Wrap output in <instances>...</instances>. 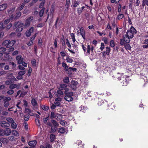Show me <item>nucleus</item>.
Here are the masks:
<instances>
[{
	"mask_svg": "<svg viewBox=\"0 0 148 148\" xmlns=\"http://www.w3.org/2000/svg\"><path fill=\"white\" fill-rule=\"evenodd\" d=\"M58 132L62 134L64 133L65 132V128L63 127L60 128L59 129Z\"/></svg>",
	"mask_w": 148,
	"mask_h": 148,
	"instance_id": "5701e85b",
	"label": "nucleus"
},
{
	"mask_svg": "<svg viewBox=\"0 0 148 148\" xmlns=\"http://www.w3.org/2000/svg\"><path fill=\"white\" fill-rule=\"evenodd\" d=\"M11 132V131L10 128H6L3 131V135L8 136L10 134Z\"/></svg>",
	"mask_w": 148,
	"mask_h": 148,
	"instance_id": "4468645a",
	"label": "nucleus"
},
{
	"mask_svg": "<svg viewBox=\"0 0 148 148\" xmlns=\"http://www.w3.org/2000/svg\"><path fill=\"white\" fill-rule=\"evenodd\" d=\"M54 94L57 97H63L64 96L63 92L59 89L57 91L54 92Z\"/></svg>",
	"mask_w": 148,
	"mask_h": 148,
	"instance_id": "1a4fd4ad",
	"label": "nucleus"
},
{
	"mask_svg": "<svg viewBox=\"0 0 148 148\" xmlns=\"http://www.w3.org/2000/svg\"><path fill=\"white\" fill-rule=\"evenodd\" d=\"M21 13L20 12H17L16 14V17L14 18V19H17V18L20 17L21 16Z\"/></svg>",
	"mask_w": 148,
	"mask_h": 148,
	"instance_id": "37998d69",
	"label": "nucleus"
},
{
	"mask_svg": "<svg viewBox=\"0 0 148 148\" xmlns=\"http://www.w3.org/2000/svg\"><path fill=\"white\" fill-rule=\"evenodd\" d=\"M21 64L22 65L25 67H26L27 66V63H25V62L23 61Z\"/></svg>",
	"mask_w": 148,
	"mask_h": 148,
	"instance_id": "338daca9",
	"label": "nucleus"
},
{
	"mask_svg": "<svg viewBox=\"0 0 148 148\" xmlns=\"http://www.w3.org/2000/svg\"><path fill=\"white\" fill-rule=\"evenodd\" d=\"M125 43L124 45L125 47L127 50H130L131 49V47L129 44Z\"/></svg>",
	"mask_w": 148,
	"mask_h": 148,
	"instance_id": "412c9836",
	"label": "nucleus"
},
{
	"mask_svg": "<svg viewBox=\"0 0 148 148\" xmlns=\"http://www.w3.org/2000/svg\"><path fill=\"white\" fill-rule=\"evenodd\" d=\"M1 141L2 142L3 144H7L8 142V139L5 138H2L1 140Z\"/></svg>",
	"mask_w": 148,
	"mask_h": 148,
	"instance_id": "c756f323",
	"label": "nucleus"
},
{
	"mask_svg": "<svg viewBox=\"0 0 148 148\" xmlns=\"http://www.w3.org/2000/svg\"><path fill=\"white\" fill-rule=\"evenodd\" d=\"M16 42V40H14L10 41V40H6L4 41L3 45L7 48H9L12 46Z\"/></svg>",
	"mask_w": 148,
	"mask_h": 148,
	"instance_id": "f03ea898",
	"label": "nucleus"
},
{
	"mask_svg": "<svg viewBox=\"0 0 148 148\" xmlns=\"http://www.w3.org/2000/svg\"><path fill=\"white\" fill-rule=\"evenodd\" d=\"M93 50V47H92L91 48L89 45H88L87 46V51L88 53L89 54L90 53V50L92 51Z\"/></svg>",
	"mask_w": 148,
	"mask_h": 148,
	"instance_id": "7c9ffc66",
	"label": "nucleus"
},
{
	"mask_svg": "<svg viewBox=\"0 0 148 148\" xmlns=\"http://www.w3.org/2000/svg\"><path fill=\"white\" fill-rule=\"evenodd\" d=\"M64 83L68 84L69 82V78L67 77H65L63 79Z\"/></svg>",
	"mask_w": 148,
	"mask_h": 148,
	"instance_id": "2f4dec72",
	"label": "nucleus"
},
{
	"mask_svg": "<svg viewBox=\"0 0 148 148\" xmlns=\"http://www.w3.org/2000/svg\"><path fill=\"white\" fill-rule=\"evenodd\" d=\"M37 143V141L36 140H32L29 142L28 144L30 146L29 147L33 148L36 145Z\"/></svg>",
	"mask_w": 148,
	"mask_h": 148,
	"instance_id": "ddd939ff",
	"label": "nucleus"
},
{
	"mask_svg": "<svg viewBox=\"0 0 148 148\" xmlns=\"http://www.w3.org/2000/svg\"><path fill=\"white\" fill-rule=\"evenodd\" d=\"M129 37L125 34L123 36V39L120 40V44L121 45H123L125 43H129L130 41V39Z\"/></svg>",
	"mask_w": 148,
	"mask_h": 148,
	"instance_id": "39448f33",
	"label": "nucleus"
},
{
	"mask_svg": "<svg viewBox=\"0 0 148 148\" xmlns=\"http://www.w3.org/2000/svg\"><path fill=\"white\" fill-rule=\"evenodd\" d=\"M45 0L42 1L40 3V5H39V8H43V7L44 6L45 3Z\"/></svg>",
	"mask_w": 148,
	"mask_h": 148,
	"instance_id": "c03bdc74",
	"label": "nucleus"
},
{
	"mask_svg": "<svg viewBox=\"0 0 148 148\" xmlns=\"http://www.w3.org/2000/svg\"><path fill=\"white\" fill-rule=\"evenodd\" d=\"M78 13L79 14H80L82 12V10L80 8H77V10Z\"/></svg>",
	"mask_w": 148,
	"mask_h": 148,
	"instance_id": "774afa93",
	"label": "nucleus"
},
{
	"mask_svg": "<svg viewBox=\"0 0 148 148\" xmlns=\"http://www.w3.org/2000/svg\"><path fill=\"white\" fill-rule=\"evenodd\" d=\"M103 40L104 41L105 43L107 44L108 42V40L106 37H104L103 39Z\"/></svg>",
	"mask_w": 148,
	"mask_h": 148,
	"instance_id": "864d4df0",
	"label": "nucleus"
},
{
	"mask_svg": "<svg viewBox=\"0 0 148 148\" xmlns=\"http://www.w3.org/2000/svg\"><path fill=\"white\" fill-rule=\"evenodd\" d=\"M17 86L18 85L16 84H12L10 86L9 88L12 90V89L17 88Z\"/></svg>",
	"mask_w": 148,
	"mask_h": 148,
	"instance_id": "b1692460",
	"label": "nucleus"
},
{
	"mask_svg": "<svg viewBox=\"0 0 148 148\" xmlns=\"http://www.w3.org/2000/svg\"><path fill=\"white\" fill-rule=\"evenodd\" d=\"M70 4V0H66L65 6L67 7V8L69 7Z\"/></svg>",
	"mask_w": 148,
	"mask_h": 148,
	"instance_id": "de8ad7c7",
	"label": "nucleus"
},
{
	"mask_svg": "<svg viewBox=\"0 0 148 148\" xmlns=\"http://www.w3.org/2000/svg\"><path fill=\"white\" fill-rule=\"evenodd\" d=\"M25 71L23 70L19 71L18 73V74L20 75L21 76H23L25 74Z\"/></svg>",
	"mask_w": 148,
	"mask_h": 148,
	"instance_id": "8fccbe9b",
	"label": "nucleus"
},
{
	"mask_svg": "<svg viewBox=\"0 0 148 148\" xmlns=\"http://www.w3.org/2000/svg\"><path fill=\"white\" fill-rule=\"evenodd\" d=\"M136 29L133 27H131L130 30L127 31L125 35L132 38L134 37V34H136Z\"/></svg>",
	"mask_w": 148,
	"mask_h": 148,
	"instance_id": "7ed1b4c3",
	"label": "nucleus"
},
{
	"mask_svg": "<svg viewBox=\"0 0 148 148\" xmlns=\"http://www.w3.org/2000/svg\"><path fill=\"white\" fill-rule=\"evenodd\" d=\"M32 65L34 66H36V60L35 59L33 60L32 61Z\"/></svg>",
	"mask_w": 148,
	"mask_h": 148,
	"instance_id": "5fc2aeb1",
	"label": "nucleus"
},
{
	"mask_svg": "<svg viewBox=\"0 0 148 148\" xmlns=\"http://www.w3.org/2000/svg\"><path fill=\"white\" fill-rule=\"evenodd\" d=\"M67 85L64 84H61L60 85L59 89L61 90H64V94L69 91V89L67 87Z\"/></svg>",
	"mask_w": 148,
	"mask_h": 148,
	"instance_id": "6e6552de",
	"label": "nucleus"
},
{
	"mask_svg": "<svg viewBox=\"0 0 148 148\" xmlns=\"http://www.w3.org/2000/svg\"><path fill=\"white\" fill-rule=\"evenodd\" d=\"M25 4L24 3H23L20 6L18 7L17 8V10H18V11L21 10L23 8V7L25 6Z\"/></svg>",
	"mask_w": 148,
	"mask_h": 148,
	"instance_id": "cd10ccee",
	"label": "nucleus"
},
{
	"mask_svg": "<svg viewBox=\"0 0 148 148\" xmlns=\"http://www.w3.org/2000/svg\"><path fill=\"white\" fill-rule=\"evenodd\" d=\"M14 93V91L12 89H10L8 90L7 92V93L9 95H12Z\"/></svg>",
	"mask_w": 148,
	"mask_h": 148,
	"instance_id": "ea45409f",
	"label": "nucleus"
},
{
	"mask_svg": "<svg viewBox=\"0 0 148 148\" xmlns=\"http://www.w3.org/2000/svg\"><path fill=\"white\" fill-rule=\"evenodd\" d=\"M45 8H43L39 12V16L40 17H42L44 13V11H45Z\"/></svg>",
	"mask_w": 148,
	"mask_h": 148,
	"instance_id": "4be33fe9",
	"label": "nucleus"
},
{
	"mask_svg": "<svg viewBox=\"0 0 148 148\" xmlns=\"http://www.w3.org/2000/svg\"><path fill=\"white\" fill-rule=\"evenodd\" d=\"M148 6V0H143L142 1V5L143 6L145 5Z\"/></svg>",
	"mask_w": 148,
	"mask_h": 148,
	"instance_id": "e433bc0d",
	"label": "nucleus"
},
{
	"mask_svg": "<svg viewBox=\"0 0 148 148\" xmlns=\"http://www.w3.org/2000/svg\"><path fill=\"white\" fill-rule=\"evenodd\" d=\"M110 51V47H106V53L107 55H109Z\"/></svg>",
	"mask_w": 148,
	"mask_h": 148,
	"instance_id": "79ce46f5",
	"label": "nucleus"
},
{
	"mask_svg": "<svg viewBox=\"0 0 148 148\" xmlns=\"http://www.w3.org/2000/svg\"><path fill=\"white\" fill-rule=\"evenodd\" d=\"M8 78L11 80L16 81V79L14 76L12 74H10L8 76Z\"/></svg>",
	"mask_w": 148,
	"mask_h": 148,
	"instance_id": "6ab92c4d",
	"label": "nucleus"
},
{
	"mask_svg": "<svg viewBox=\"0 0 148 148\" xmlns=\"http://www.w3.org/2000/svg\"><path fill=\"white\" fill-rule=\"evenodd\" d=\"M55 136L53 134H51L50 136V139L51 141H53L55 139Z\"/></svg>",
	"mask_w": 148,
	"mask_h": 148,
	"instance_id": "58836bf2",
	"label": "nucleus"
},
{
	"mask_svg": "<svg viewBox=\"0 0 148 148\" xmlns=\"http://www.w3.org/2000/svg\"><path fill=\"white\" fill-rule=\"evenodd\" d=\"M124 14H119L118 15L117 18L118 19H121L124 17Z\"/></svg>",
	"mask_w": 148,
	"mask_h": 148,
	"instance_id": "c9c22d12",
	"label": "nucleus"
},
{
	"mask_svg": "<svg viewBox=\"0 0 148 148\" xmlns=\"http://www.w3.org/2000/svg\"><path fill=\"white\" fill-rule=\"evenodd\" d=\"M6 50V49L4 47L0 48V52L3 53L5 52Z\"/></svg>",
	"mask_w": 148,
	"mask_h": 148,
	"instance_id": "13d9d810",
	"label": "nucleus"
},
{
	"mask_svg": "<svg viewBox=\"0 0 148 148\" xmlns=\"http://www.w3.org/2000/svg\"><path fill=\"white\" fill-rule=\"evenodd\" d=\"M42 108L43 110L46 111L48 110L49 107L45 106H42Z\"/></svg>",
	"mask_w": 148,
	"mask_h": 148,
	"instance_id": "680f3d73",
	"label": "nucleus"
},
{
	"mask_svg": "<svg viewBox=\"0 0 148 148\" xmlns=\"http://www.w3.org/2000/svg\"><path fill=\"white\" fill-rule=\"evenodd\" d=\"M80 3V2L78 1L74 0L72 2V5L74 7H77L78 5Z\"/></svg>",
	"mask_w": 148,
	"mask_h": 148,
	"instance_id": "aec40b11",
	"label": "nucleus"
},
{
	"mask_svg": "<svg viewBox=\"0 0 148 148\" xmlns=\"http://www.w3.org/2000/svg\"><path fill=\"white\" fill-rule=\"evenodd\" d=\"M61 115L60 114H58L56 119L58 120H60L61 118Z\"/></svg>",
	"mask_w": 148,
	"mask_h": 148,
	"instance_id": "603ef678",
	"label": "nucleus"
},
{
	"mask_svg": "<svg viewBox=\"0 0 148 148\" xmlns=\"http://www.w3.org/2000/svg\"><path fill=\"white\" fill-rule=\"evenodd\" d=\"M7 6L6 3H4L0 5V11L4 10L7 8Z\"/></svg>",
	"mask_w": 148,
	"mask_h": 148,
	"instance_id": "a211bd4d",
	"label": "nucleus"
},
{
	"mask_svg": "<svg viewBox=\"0 0 148 148\" xmlns=\"http://www.w3.org/2000/svg\"><path fill=\"white\" fill-rule=\"evenodd\" d=\"M79 86V84L77 81L72 80L71 81L70 87L73 90H75Z\"/></svg>",
	"mask_w": 148,
	"mask_h": 148,
	"instance_id": "0eeeda50",
	"label": "nucleus"
},
{
	"mask_svg": "<svg viewBox=\"0 0 148 148\" xmlns=\"http://www.w3.org/2000/svg\"><path fill=\"white\" fill-rule=\"evenodd\" d=\"M33 19V17L32 16H30L26 20L25 26L26 27H28L30 25L31 22Z\"/></svg>",
	"mask_w": 148,
	"mask_h": 148,
	"instance_id": "9d476101",
	"label": "nucleus"
},
{
	"mask_svg": "<svg viewBox=\"0 0 148 148\" xmlns=\"http://www.w3.org/2000/svg\"><path fill=\"white\" fill-rule=\"evenodd\" d=\"M34 28L33 27H32L28 30V32H29L31 34L32 33L34 32Z\"/></svg>",
	"mask_w": 148,
	"mask_h": 148,
	"instance_id": "4d7b16f0",
	"label": "nucleus"
},
{
	"mask_svg": "<svg viewBox=\"0 0 148 148\" xmlns=\"http://www.w3.org/2000/svg\"><path fill=\"white\" fill-rule=\"evenodd\" d=\"M17 28L16 30V32H21L23 28V24L21 22H16L14 24V29Z\"/></svg>",
	"mask_w": 148,
	"mask_h": 148,
	"instance_id": "f257e3e1",
	"label": "nucleus"
},
{
	"mask_svg": "<svg viewBox=\"0 0 148 148\" xmlns=\"http://www.w3.org/2000/svg\"><path fill=\"white\" fill-rule=\"evenodd\" d=\"M66 60L67 62L69 63H72L73 61V59L70 58L69 56H68L66 57Z\"/></svg>",
	"mask_w": 148,
	"mask_h": 148,
	"instance_id": "473e14b6",
	"label": "nucleus"
},
{
	"mask_svg": "<svg viewBox=\"0 0 148 148\" xmlns=\"http://www.w3.org/2000/svg\"><path fill=\"white\" fill-rule=\"evenodd\" d=\"M48 119H49V117H46L44 118L43 119V122H44V123L45 124H46V123L47 122V120H48Z\"/></svg>",
	"mask_w": 148,
	"mask_h": 148,
	"instance_id": "052dcab7",
	"label": "nucleus"
},
{
	"mask_svg": "<svg viewBox=\"0 0 148 148\" xmlns=\"http://www.w3.org/2000/svg\"><path fill=\"white\" fill-rule=\"evenodd\" d=\"M119 0H111V2L112 3H118L119 2Z\"/></svg>",
	"mask_w": 148,
	"mask_h": 148,
	"instance_id": "0e129e2a",
	"label": "nucleus"
},
{
	"mask_svg": "<svg viewBox=\"0 0 148 148\" xmlns=\"http://www.w3.org/2000/svg\"><path fill=\"white\" fill-rule=\"evenodd\" d=\"M35 121H36V124L38 126H40V123L39 121V119H35Z\"/></svg>",
	"mask_w": 148,
	"mask_h": 148,
	"instance_id": "3c124183",
	"label": "nucleus"
},
{
	"mask_svg": "<svg viewBox=\"0 0 148 148\" xmlns=\"http://www.w3.org/2000/svg\"><path fill=\"white\" fill-rule=\"evenodd\" d=\"M76 144L82 147L83 146V145L82 143V142L80 140H77L76 142Z\"/></svg>",
	"mask_w": 148,
	"mask_h": 148,
	"instance_id": "a19ab883",
	"label": "nucleus"
},
{
	"mask_svg": "<svg viewBox=\"0 0 148 148\" xmlns=\"http://www.w3.org/2000/svg\"><path fill=\"white\" fill-rule=\"evenodd\" d=\"M129 76H127L126 75H125V76H124V78H125V82L123 83V86H126L127 85V84L128 83V82H127V80L126 79V78H127L129 77Z\"/></svg>",
	"mask_w": 148,
	"mask_h": 148,
	"instance_id": "72a5a7b5",
	"label": "nucleus"
},
{
	"mask_svg": "<svg viewBox=\"0 0 148 148\" xmlns=\"http://www.w3.org/2000/svg\"><path fill=\"white\" fill-rule=\"evenodd\" d=\"M66 96L64 97V99L68 101H71L73 100V98L72 96L73 95V92H67L65 93Z\"/></svg>",
	"mask_w": 148,
	"mask_h": 148,
	"instance_id": "20e7f679",
	"label": "nucleus"
},
{
	"mask_svg": "<svg viewBox=\"0 0 148 148\" xmlns=\"http://www.w3.org/2000/svg\"><path fill=\"white\" fill-rule=\"evenodd\" d=\"M25 34L26 36L28 37H29L31 35V33H30L29 32H28V30L26 31Z\"/></svg>",
	"mask_w": 148,
	"mask_h": 148,
	"instance_id": "69168bd1",
	"label": "nucleus"
},
{
	"mask_svg": "<svg viewBox=\"0 0 148 148\" xmlns=\"http://www.w3.org/2000/svg\"><path fill=\"white\" fill-rule=\"evenodd\" d=\"M31 101V104L33 106V108H36L38 106V103L36 99L33 98H32Z\"/></svg>",
	"mask_w": 148,
	"mask_h": 148,
	"instance_id": "9b49d317",
	"label": "nucleus"
},
{
	"mask_svg": "<svg viewBox=\"0 0 148 148\" xmlns=\"http://www.w3.org/2000/svg\"><path fill=\"white\" fill-rule=\"evenodd\" d=\"M57 114L58 113L56 112H52L51 113V117L52 118H55L56 117Z\"/></svg>",
	"mask_w": 148,
	"mask_h": 148,
	"instance_id": "393cba45",
	"label": "nucleus"
},
{
	"mask_svg": "<svg viewBox=\"0 0 148 148\" xmlns=\"http://www.w3.org/2000/svg\"><path fill=\"white\" fill-rule=\"evenodd\" d=\"M29 118V116L28 115H26L24 116V119L26 121H27Z\"/></svg>",
	"mask_w": 148,
	"mask_h": 148,
	"instance_id": "6e6d98bb",
	"label": "nucleus"
},
{
	"mask_svg": "<svg viewBox=\"0 0 148 148\" xmlns=\"http://www.w3.org/2000/svg\"><path fill=\"white\" fill-rule=\"evenodd\" d=\"M11 126L12 128L15 129L17 127V126L16 123L14 121L11 123Z\"/></svg>",
	"mask_w": 148,
	"mask_h": 148,
	"instance_id": "4c0bfd02",
	"label": "nucleus"
},
{
	"mask_svg": "<svg viewBox=\"0 0 148 148\" xmlns=\"http://www.w3.org/2000/svg\"><path fill=\"white\" fill-rule=\"evenodd\" d=\"M6 120L8 122L11 123H13L14 121L13 119L10 117H8L7 118Z\"/></svg>",
	"mask_w": 148,
	"mask_h": 148,
	"instance_id": "f704fd0d",
	"label": "nucleus"
},
{
	"mask_svg": "<svg viewBox=\"0 0 148 148\" xmlns=\"http://www.w3.org/2000/svg\"><path fill=\"white\" fill-rule=\"evenodd\" d=\"M51 122L53 125H54L55 126L57 127L58 126V124L56 121L52 120Z\"/></svg>",
	"mask_w": 148,
	"mask_h": 148,
	"instance_id": "a18cd8bd",
	"label": "nucleus"
},
{
	"mask_svg": "<svg viewBox=\"0 0 148 148\" xmlns=\"http://www.w3.org/2000/svg\"><path fill=\"white\" fill-rule=\"evenodd\" d=\"M12 134L16 136H19V133L16 130H13L12 131Z\"/></svg>",
	"mask_w": 148,
	"mask_h": 148,
	"instance_id": "a878e982",
	"label": "nucleus"
},
{
	"mask_svg": "<svg viewBox=\"0 0 148 148\" xmlns=\"http://www.w3.org/2000/svg\"><path fill=\"white\" fill-rule=\"evenodd\" d=\"M104 48V45L103 43L101 42V46L100 49L101 51H102Z\"/></svg>",
	"mask_w": 148,
	"mask_h": 148,
	"instance_id": "bf43d9fd",
	"label": "nucleus"
},
{
	"mask_svg": "<svg viewBox=\"0 0 148 148\" xmlns=\"http://www.w3.org/2000/svg\"><path fill=\"white\" fill-rule=\"evenodd\" d=\"M71 36L73 43H75L76 41V40L75 38L74 34L73 33H71Z\"/></svg>",
	"mask_w": 148,
	"mask_h": 148,
	"instance_id": "c85d7f7f",
	"label": "nucleus"
},
{
	"mask_svg": "<svg viewBox=\"0 0 148 148\" xmlns=\"http://www.w3.org/2000/svg\"><path fill=\"white\" fill-rule=\"evenodd\" d=\"M66 44L67 45V46L69 48H71V45L70 44V43H69V42L68 40L67 39L66 40Z\"/></svg>",
	"mask_w": 148,
	"mask_h": 148,
	"instance_id": "09e8293b",
	"label": "nucleus"
},
{
	"mask_svg": "<svg viewBox=\"0 0 148 148\" xmlns=\"http://www.w3.org/2000/svg\"><path fill=\"white\" fill-rule=\"evenodd\" d=\"M16 60L17 61L18 64H20L23 61V58L21 56L18 55L16 56Z\"/></svg>",
	"mask_w": 148,
	"mask_h": 148,
	"instance_id": "f3484780",
	"label": "nucleus"
},
{
	"mask_svg": "<svg viewBox=\"0 0 148 148\" xmlns=\"http://www.w3.org/2000/svg\"><path fill=\"white\" fill-rule=\"evenodd\" d=\"M28 92V90L25 91L24 90H23L22 91H21V93L20 97L23 96V95H24L27 94Z\"/></svg>",
	"mask_w": 148,
	"mask_h": 148,
	"instance_id": "bb28decb",
	"label": "nucleus"
},
{
	"mask_svg": "<svg viewBox=\"0 0 148 148\" xmlns=\"http://www.w3.org/2000/svg\"><path fill=\"white\" fill-rule=\"evenodd\" d=\"M110 46L112 47H113L115 46V43L113 40H111L110 42Z\"/></svg>",
	"mask_w": 148,
	"mask_h": 148,
	"instance_id": "49530a36",
	"label": "nucleus"
},
{
	"mask_svg": "<svg viewBox=\"0 0 148 148\" xmlns=\"http://www.w3.org/2000/svg\"><path fill=\"white\" fill-rule=\"evenodd\" d=\"M3 100L4 102L3 106L5 108H7L10 105L9 101L11 100V97H6L4 98Z\"/></svg>",
	"mask_w": 148,
	"mask_h": 148,
	"instance_id": "423d86ee",
	"label": "nucleus"
},
{
	"mask_svg": "<svg viewBox=\"0 0 148 148\" xmlns=\"http://www.w3.org/2000/svg\"><path fill=\"white\" fill-rule=\"evenodd\" d=\"M79 29L81 35L84 39H85V33L84 28L81 27H79Z\"/></svg>",
	"mask_w": 148,
	"mask_h": 148,
	"instance_id": "2eb2a0df",
	"label": "nucleus"
},
{
	"mask_svg": "<svg viewBox=\"0 0 148 148\" xmlns=\"http://www.w3.org/2000/svg\"><path fill=\"white\" fill-rule=\"evenodd\" d=\"M10 124L6 121H2L0 123V125L3 127H8L10 126Z\"/></svg>",
	"mask_w": 148,
	"mask_h": 148,
	"instance_id": "dca6fc26",
	"label": "nucleus"
},
{
	"mask_svg": "<svg viewBox=\"0 0 148 148\" xmlns=\"http://www.w3.org/2000/svg\"><path fill=\"white\" fill-rule=\"evenodd\" d=\"M10 21V19H6L5 20L4 23L5 24H7Z\"/></svg>",
	"mask_w": 148,
	"mask_h": 148,
	"instance_id": "e2e57ef3",
	"label": "nucleus"
},
{
	"mask_svg": "<svg viewBox=\"0 0 148 148\" xmlns=\"http://www.w3.org/2000/svg\"><path fill=\"white\" fill-rule=\"evenodd\" d=\"M62 66L64 68V69L66 71H67L69 69L71 70L72 69L73 71H74L75 70H76V69L75 68L69 67V68L68 66L65 63L63 62L62 63Z\"/></svg>",
	"mask_w": 148,
	"mask_h": 148,
	"instance_id": "f8f14e48",
	"label": "nucleus"
}]
</instances>
